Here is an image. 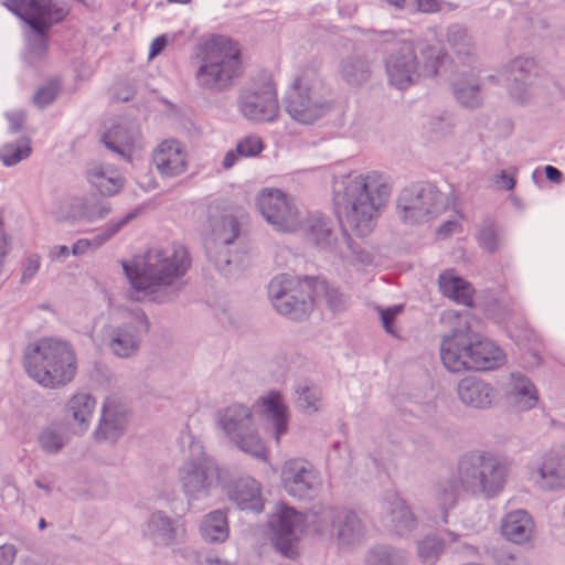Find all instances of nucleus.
Returning a JSON list of instances; mask_svg holds the SVG:
<instances>
[{
  "instance_id": "nucleus-1",
  "label": "nucleus",
  "mask_w": 565,
  "mask_h": 565,
  "mask_svg": "<svg viewBox=\"0 0 565 565\" xmlns=\"http://www.w3.org/2000/svg\"><path fill=\"white\" fill-rule=\"evenodd\" d=\"M331 525L337 530V537L343 545L360 542L365 533L361 520L350 511L322 509L320 512L302 515L292 508L281 505L269 521L270 540L280 554L295 558L298 555L297 543L300 534H322Z\"/></svg>"
},
{
  "instance_id": "nucleus-2",
  "label": "nucleus",
  "mask_w": 565,
  "mask_h": 565,
  "mask_svg": "<svg viewBox=\"0 0 565 565\" xmlns=\"http://www.w3.org/2000/svg\"><path fill=\"white\" fill-rule=\"evenodd\" d=\"M392 185L376 171L349 174L334 188V205L344 231L369 235L391 196Z\"/></svg>"
},
{
  "instance_id": "nucleus-3",
  "label": "nucleus",
  "mask_w": 565,
  "mask_h": 565,
  "mask_svg": "<svg viewBox=\"0 0 565 565\" xmlns=\"http://www.w3.org/2000/svg\"><path fill=\"white\" fill-rule=\"evenodd\" d=\"M256 416H265L275 426L277 441L287 431L288 412L280 394L271 392L248 408L233 404L220 413L218 424L239 449L257 458L266 459L267 449L258 436Z\"/></svg>"
},
{
  "instance_id": "nucleus-4",
  "label": "nucleus",
  "mask_w": 565,
  "mask_h": 565,
  "mask_svg": "<svg viewBox=\"0 0 565 565\" xmlns=\"http://www.w3.org/2000/svg\"><path fill=\"white\" fill-rule=\"evenodd\" d=\"M508 467L490 454H469L458 465L459 483L455 480L441 482L435 493L437 504L447 512L457 502L461 489H479L495 494L505 482Z\"/></svg>"
},
{
  "instance_id": "nucleus-5",
  "label": "nucleus",
  "mask_w": 565,
  "mask_h": 565,
  "mask_svg": "<svg viewBox=\"0 0 565 565\" xmlns=\"http://www.w3.org/2000/svg\"><path fill=\"white\" fill-rule=\"evenodd\" d=\"M122 266L136 290L154 292L184 276L191 266V258L184 246L167 244L150 248L142 263H136L132 267L122 263Z\"/></svg>"
},
{
  "instance_id": "nucleus-6",
  "label": "nucleus",
  "mask_w": 565,
  "mask_h": 565,
  "mask_svg": "<svg viewBox=\"0 0 565 565\" xmlns=\"http://www.w3.org/2000/svg\"><path fill=\"white\" fill-rule=\"evenodd\" d=\"M24 367L30 377L40 385L56 388L68 384L75 377L76 355L68 343L45 338L28 347Z\"/></svg>"
},
{
  "instance_id": "nucleus-7",
  "label": "nucleus",
  "mask_w": 565,
  "mask_h": 565,
  "mask_svg": "<svg viewBox=\"0 0 565 565\" xmlns=\"http://www.w3.org/2000/svg\"><path fill=\"white\" fill-rule=\"evenodd\" d=\"M244 64L237 43L218 38L205 44L195 82L204 90L222 93L243 76Z\"/></svg>"
},
{
  "instance_id": "nucleus-8",
  "label": "nucleus",
  "mask_w": 565,
  "mask_h": 565,
  "mask_svg": "<svg viewBox=\"0 0 565 565\" xmlns=\"http://www.w3.org/2000/svg\"><path fill=\"white\" fill-rule=\"evenodd\" d=\"M446 54L424 41L402 42L391 52L386 71L392 85L398 89L412 86L420 76H435Z\"/></svg>"
},
{
  "instance_id": "nucleus-9",
  "label": "nucleus",
  "mask_w": 565,
  "mask_h": 565,
  "mask_svg": "<svg viewBox=\"0 0 565 565\" xmlns=\"http://www.w3.org/2000/svg\"><path fill=\"white\" fill-rule=\"evenodd\" d=\"M331 109L328 92L313 68H305L294 82L287 102L288 114L297 121L311 125Z\"/></svg>"
},
{
  "instance_id": "nucleus-10",
  "label": "nucleus",
  "mask_w": 565,
  "mask_h": 565,
  "mask_svg": "<svg viewBox=\"0 0 565 565\" xmlns=\"http://www.w3.org/2000/svg\"><path fill=\"white\" fill-rule=\"evenodd\" d=\"M269 294L276 310L294 320L307 317L315 303L311 278L277 276L269 284Z\"/></svg>"
},
{
  "instance_id": "nucleus-11",
  "label": "nucleus",
  "mask_w": 565,
  "mask_h": 565,
  "mask_svg": "<svg viewBox=\"0 0 565 565\" xmlns=\"http://www.w3.org/2000/svg\"><path fill=\"white\" fill-rule=\"evenodd\" d=\"M8 7L33 29L29 47L32 53L42 55L47 47L46 33L53 23L63 19V10L54 8L51 0H11Z\"/></svg>"
},
{
  "instance_id": "nucleus-12",
  "label": "nucleus",
  "mask_w": 565,
  "mask_h": 565,
  "mask_svg": "<svg viewBox=\"0 0 565 565\" xmlns=\"http://www.w3.org/2000/svg\"><path fill=\"white\" fill-rule=\"evenodd\" d=\"M446 196L433 185L404 189L397 201L401 217L406 223L428 222L447 209Z\"/></svg>"
},
{
  "instance_id": "nucleus-13",
  "label": "nucleus",
  "mask_w": 565,
  "mask_h": 565,
  "mask_svg": "<svg viewBox=\"0 0 565 565\" xmlns=\"http://www.w3.org/2000/svg\"><path fill=\"white\" fill-rule=\"evenodd\" d=\"M262 215L281 232H296L302 226V215L292 198L278 189H264L257 195Z\"/></svg>"
},
{
  "instance_id": "nucleus-14",
  "label": "nucleus",
  "mask_w": 565,
  "mask_h": 565,
  "mask_svg": "<svg viewBox=\"0 0 565 565\" xmlns=\"http://www.w3.org/2000/svg\"><path fill=\"white\" fill-rule=\"evenodd\" d=\"M479 334L471 331H455L446 337L440 347L443 364L450 372L479 371L477 352Z\"/></svg>"
},
{
  "instance_id": "nucleus-15",
  "label": "nucleus",
  "mask_w": 565,
  "mask_h": 565,
  "mask_svg": "<svg viewBox=\"0 0 565 565\" xmlns=\"http://www.w3.org/2000/svg\"><path fill=\"white\" fill-rule=\"evenodd\" d=\"M241 110L249 120L271 121L279 110L275 85L268 77L259 89H252L243 94Z\"/></svg>"
},
{
  "instance_id": "nucleus-16",
  "label": "nucleus",
  "mask_w": 565,
  "mask_h": 565,
  "mask_svg": "<svg viewBox=\"0 0 565 565\" xmlns=\"http://www.w3.org/2000/svg\"><path fill=\"white\" fill-rule=\"evenodd\" d=\"M152 162L161 175L173 178L186 172L190 158L183 143L175 139H167L153 150Z\"/></svg>"
},
{
  "instance_id": "nucleus-17",
  "label": "nucleus",
  "mask_w": 565,
  "mask_h": 565,
  "mask_svg": "<svg viewBox=\"0 0 565 565\" xmlns=\"http://www.w3.org/2000/svg\"><path fill=\"white\" fill-rule=\"evenodd\" d=\"M531 478L544 488H565V446L547 451Z\"/></svg>"
},
{
  "instance_id": "nucleus-18",
  "label": "nucleus",
  "mask_w": 565,
  "mask_h": 565,
  "mask_svg": "<svg viewBox=\"0 0 565 565\" xmlns=\"http://www.w3.org/2000/svg\"><path fill=\"white\" fill-rule=\"evenodd\" d=\"M102 141L113 152L130 160L135 151L141 148V137L138 129L127 124H115L103 135Z\"/></svg>"
},
{
  "instance_id": "nucleus-19",
  "label": "nucleus",
  "mask_w": 565,
  "mask_h": 565,
  "mask_svg": "<svg viewBox=\"0 0 565 565\" xmlns=\"http://www.w3.org/2000/svg\"><path fill=\"white\" fill-rule=\"evenodd\" d=\"M317 477L312 467L299 459H292L282 468V481L286 490L296 497H303L313 488Z\"/></svg>"
},
{
  "instance_id": "nucleus-20",
  "label": "nucleus",
  "mask_w": 565,
  "mask_h": 565,
  "mask_svg": "<svg viewBox=\"0 0 565 565\" xmlns=\"http://www.w3.org/2000/svg\"><path fill=\"white\" fill-rule=\"evenodd\" d=\"M126 409L116 396L106 398L100 424L95 433L97 440H115L125 429Z\"/></svg>"
},
{
  "instance_id": "nucleus-21",
  "label": "nucleus",
  "mask_w": 565,
  "mask_h": 565,
  "mask_svg": "<svg viewBox=\"0 0 565 565\" xmlns=\"http://www.w3.org/2000/svg\"><path fill=\"white\" fill-rule=\"evenodd\" d=\"M216 478V468L206 459L186 463L181 475L183 487L190 495H196L207 490Z\"/></svg>"
},
{
  "instance_id": "nucleus-22",
  "label": "nucleus",
  "mask_w": 565,
  "mask_h": 565,
  "mask_svg": "<svg viewBox=\"0 0 565 565\" xmlns=\"http://www.w3.org/2000/svg\"><path fill=\"white\" fill-rule=\"evenodd\" d=\"M438 285L441 294L445 297L460 305H472L475 296V289L472 285L457 275L454 269H447L441 273L438 279Z\"/></svg>"
},
{
  "instance_id": "nucleus-23",
  "label": "nucleus",
  "mask_w": 565,
  "mask_h": 565,
  "mask_svg": "<svg viewBox=\"0 0 565 565\" xmlns=\"http://www.w3.org/2000/svg\"><path fill=\"white\" fill-rule=\"evenodd\" d=\"M458 394L462 403L478 408L491 405L494 398L490 384L476 377L462 379L458 385Z\"/></svg>"
},
{
  "instance_id": "nucleus-24",
  "label": "nucleus",
  "mask_w": 565,
  "mask_h": 565,
  "mask_svg": "<svg viewBox=\"0 0 565 565\" xmlns=\"http://www.w3.org/2000/svg\"><path fill=\"white\" fill-rule=\"evenodd\" d=\"M87 179L100 194L109 196L117 194L125 182L118 170L102 164L92 166L87 170Z\"/></svg>"
},
{
  "instance_id": "nucleus-25",
  "label": "nucleus",
  "mask_w": 565,
  "mask_h": 565,
  "mask_svg": "<svg viewBox=\"0 0 565 565\" xmlns=\"http://www.w3.org/2000/svg\"><path fill=\"white\" fill-rule=\"evenodd\" d=\"M385 523L392 526L397 534L403 535L416 525V519L405 501L393 495L385 504Z\"/></svg>"
},
{
  "instance_id": "nucleus-26",
  "label": "nucleus",
  "mask_w": 565,
  "mask_h": 565,
  "mask_svg": "<svg viewBox=\"0 0 565 565\" xmlns=\"http://www.w3.org/2000/svg\"><path fill=\"white\" fill-rule=\"evenodd\" d=\"M230 499L242 509L260 511L263 502L259 483L253 478H244L236 481L228 491Z\"/></svg>"
},
{
  "instance_id": "nucleus-27",
  "label": "nucleus",
  "mask_w": 565,
  "mask_h": 565,
  "mask_svg": "<svg viewBox=\"0 0 565 565\" xmlns=\"http://www.w3.org/2000/svg\"><path fill=\"white\" fill-rule=\"evenodd\" d=\"M533 521L525 511L509 513L502 523V534L511 542L521 544L531 537L533 533Z\"/></svg>"
},
{
  "instance_id": "nucleus-28",
  "label": "nucleus",
  "mask_w": 565,
  "mask_h": 565,
  "mask_svg": "<svg viewBox=\"0 0 565 565\" xmlns=\"http://www.w3.org/2000/svg\"><path fill=\"white\" fill-rule=\"evenodd\" d=\"M509 395L512 403L520 411L533 408L539 401V393L534 384L527 377L519 373L511 375V391Z\"/></svg>"
},
{
  "instance_id": "nucleus-29",
  "label": "nucleus",
  "mask_w": 565,
  "mask_h": 565,
  "mask_svg": "<svg viewBox=\"0 0 565 565\" xmlns=\"http://www.w3.org/2000/svg\"><path fill=\"white\" fill-rule=\"evenodd\" d=\"M96 406L95 399L85 393L74 395L67 403V414L78 425V433L87 429Z\"/></svg>"
},
{
  "instance_id": "nucleus-30",
  "label": "nucleus",
  "mask_w": 565,
  "mask_h": 565,
  "mask_svg": "<svg viewBox=\"0 0 565 565\" xmlns=\"http://www.w3.org/2000/svg\"><path fill=\"white\" fill-rule=\"evenodd\" d=\"M477 349L476 353L482 360L479 363V371L498 369L507 361L503 350L488 338L479 335Z\"/></svg>"
},
{
  "instance_id": "nucleus-31",
  "label": "nucleus",
  "mask_w": 565,
  "mask_h": 565,
  "mask_svg": "<svg viewBox=\"0 0 565 565\" xmlns=\"http://www.w3.org/2000/svg\"><path fill=\"white\" fill-rule=\"evenodd\" d=\"M137 327L127 326L115 331L110 341L113 352L121 358L131 355L138 349Z\"/></svg>"
},
{
  "instance_id": "nucleus-32",
  "label": "nucleus",
  "mask_w": 565,
  "mask_h": 565,
  "mask_svg": "<svg viewBox=\"0 0 565 565\" xmlns=\"http://www.w3.org/2000/svg\"><path fill=\"white\" fill-rule=\"evenodd\" d=\"M203 536L211 542H224L228 536L227 519L223 511L210 513L202 523Z\"/></svg>"
},
{
  "instance_id": "nucleus-33",
  "label": "nucleus",
  "mask_w": 565,
  "mask_h": 565,
  "mask_svg": "<svg viewBox=\"0 0 565 565\" xmlns=\"http://www.w3.org/2000/svg\"><path fill=\"white\" fill-rule=\"evenodd\" d=\"M344 79L353 85H360L369 79L371 68L369 62L362 56H351L342 63L341 68Z\"/></svg>"
},
{
  "instance_id": "nucleus-34",
  "label": "nucleus",
  "mask_w": 565,
  "mask_h": 565,
  "mask_svg": "<svg viewBox=\"0 0 565 565\" xmlns=\"http://www.w3.org/2000/svg\"><path fill=\"white\" fill-rule=\"evenodd\" d=\"M212 234L215 242L228 245L239 235V223L236 217L225 215L212 221Z\"/></svg>"
},
{
  "instance_id": "nucleus-35",
  "label": "nucleus",
  "mask_w": 565,
  "mask_h": 565,
  "mask_svg": "<svg viewBox=\"0 0 565 565\" xmlns=\"http://www.w3.org/2000/svg\"><path fill=\"white\" fill-rule=\"evenodd\" d=\"M130 216H127L116 224H113L109 226L106 232L102 235L95 236L93 239H78L73 245V254L78 256L85 254L89 248H98L100 247L105 242H107L113 235H115L128 221Z\"/></svg>"
},
{
  "instance_id": "nucleus-36",
  "label": "nucleus",
  "mask_w": 565,
  "mask_h": 565,
  "mask_svg": "<svg viewBox=\"0 0 565 565\" xmlns=\"http://www.w3.org/2000/svg\"><path fill=\"white\" fill-rule=\"evenodd\" d=\"M312 295L315 300L319 298L326 299L332 309H339L343 302V295L335 288H331L327 281L318 278H311Z\"/></svg>"
},
{
  "instance_id": "nucleus-37",
  "label": "nucleus",
  "mask_w": 565,
  "mask_h": 565,
  "mask_svg": "<svg viewBox=\"0 0 565 565\" xmlns=\"http://www.w3.org/2000/svg\"><path fill=\"white\" fill-rule=\"evenodd\" d=\"M31 153V147L29 141L23 140L18 143L6 145L0 149V160L6 166H12L29 157Z\"/></svg>"
},
{
  "instance_id": "nucleus-38",
  "label": "nucleus",
  "mask_w": 565,
  "mask_h": 565,
  "mask_svg": "<svg viewBox=\"0 0 565 565\" xmlns=\"http://www.w3.org/2000/svg\"><path fill=\"white\" fill-rule=\"evenodd\" d=\"M457 99L467 107L480 105L479 88L475 84L458 82L455 86Z\"/></svg>"
},
{
  "instance_id": "nucleus-39",
  "label": "nucleus",
  "mask_w": 565,
  "mask_h": 565,
  "mask_svg": "<svg viewBox=\"0 0 565 565\" xmlns=\"http://www.w3.org/2000/svg\"><path fill=\"white\" fill-rule=\"evenodd\" d=\"M301 406L309 413L318 412L321 406V392L312 385H305L298 390Z\"/></svg>"
},
{
  "instance_id": "nucleus-40",
  "label": "nucleus",
  "mask_w": 565,
  "mask_h": 565,
  "mask_svg": "<svg viewBox=\"0 0 565 565\" xmlns=\"http://www.w3.org/2000/svg\"><path fill=\"white\" fill-rule=\"evenodd\" d=\"M443 551V542L435 537L428 536L419 543L418 553L424 562H431L438 557Z\"/></svg>"
},
{
  "instance_id": "nucleus-41",
  "label": "nucleus",
  "mask_w": 565,
  "mask_h": 565,
  "mask_svg": "<svg viewBox=\"0 0 565 565\" xmlns=\"http://www.w3.org/2000/svg\"><path fill=\"white\" fill-rule=\"evenodd\" d=\"M369 565H405V557L395 550L380 551L371 555Z\"/></svg>"
},
{
  "instance_id": "nucleus-42",
  "label": "nucleus",
  "mask_w": 565,
  "mask_h": 565,
  "mask_svg": "<svg viewBox=\"0 0 565 565\" xmlns=\"http://www.w3.org/2000/svg\"><path fill=\"white\" fill-rule=\"evenodd\" d=\"M39 443L44 451L57 452L63 448L65 440L57 431L45 429L39 436Z\"/></svg>"
},
{
  "instance_id": "nucleus-43",
  "label": "nucleus",
  "mask_w": 565,
  "mask_h": 565,
  "mask_svg": "<svg viewBox=\"0 0 565 565\" xmlns=\"http://www.w3.org/2000/svg\"><path fill=\"white\" fill-rule=\"evenodd\" d=\"M535 68V62L526 57H518L512 61L510 74L514 82H523Z\"/></svg>"
},
{
  "instance_id": "nucleus-44",
  "label": "nucleus",
  "mask_w": 565,
  "mask_h": 565,
  "mask_svg": "<svg viewBox=\"0 0 565 565\" xmlns=\"http://www.w3.org/2000/svg\"><path fill=\"white\" fill-rule=\"evenodd\" d=\"M264 149L262 139L257 136H248L242 139L236 147L241 157H255Z\"/></svg>"
},
{
  "instance_id": "nucleus-45",
  "label": "nucleus",
  "mask_w": 565,
  "mask_h": 565,
  "mask_svg": "<svg viewBox=\"0 0 565 565\" xmlns=\"http://www.w3.org/2000/svg\"><path fill=\"white\" fill-rule=\"evenodd\" d=\"M149 526L152 532H158L164 541H169L173 536V527L170 519L160 513L152 515Z\"/></svg>"
},
{
  "instance_id": "nucleus-46",
  "label": "nucleus",
  "mask_w": 565,
  "mask_h": 565,
  "mask_svg": "<svg viewBox=\"0 0 565 565\" xmlns=\"http://www.w3.org/2000/svg\"><path fill=\"white\" fill-rule=\"evenodd\" d=\"M60 90V86L57 82H51L47 85L41 87L36 94L34 95V103L41 107L52 103L57 93Z\"/></svg>"
},
{
  "instance_id": "nucleus-47",
  "label": "nucleus",
  "mask_w": 565,
  "mask_h": 565,
  "mask_svg": "<svg viewBox=\"0 0 565 565\" xmlns=\"http://www.w3.org/2000/svg\"><path fill=\"white\" fill-rule=\"evenodd\" d=\"M479 241L489 252H494L498 248L499 234L494 224H488L480 231Z\"/></svg>"
},
{
  "instance_id": "nucleus-48",
  "label": "nucleus",
  "mask_w": 565,
  "mask_h": 565,
  "mask_svg": "<svg viewBox=\"0 0 565 565\" xmlns=\"http://www.w3.org/2000/svg\"><path fill=\"white\" fill-rule=\"evenodd\" d=\"M109 211L110 209L108 205H106L105 203H98L94 207L85 210L78 215H73V217H83L89 222H93L99 218H104L109 213Z\"/></svg>"
},
{
  "instance_id": "nucleus-49",
  "label": "nucleus",
  "mask_w": 565,
  "mask_h": 565,
  "mask_svg": "<svg viewBox=\"0 0 565 565\" xmlns=\"http://www.w3.org/2000/svg\"><path fill=\"white\" fill-rule=\"evenodd\" d=\"M403 308L402 306H395L392 308H388L384 311H382V322L385 328V330L391 333L395 334V331L393 329V322L397 315L402 312Z\"/></svg>"
},
{
  "instance_id": "nucleus-50",
  "label": "nucleus",
  "mask_w": 565,
  "mask_h": 565,
  "mask_svg": "<svg viewBox=\"0 0 565 565\" xmlns=\"http://www.w3.org/2000/svg\"><path fill=\"white\" fill-rule=\"evenodd\" d=\"M417 10L425 13H435L441 10V4L438 0H415Z\"/></svg>"
},
{
  "instance_id": "nucleus-51",
  "label": "nucleus",
  "mask_w": 565,
  "mask_h": 565,
  "mask_svg": "<svg viewBox=\"0 0 565 565\" xmlns=\"http://www.w3.org/2000/svg\"><path fill=\"white\" fill-rule=\"evenodd\" d=\"M17 551L13 545L0 546V565H12Z\"/></svg>"
},
{
  "instance_id": "nucleus-52",
  "label": "nucleus",
  "mask_w": 565,
  "mask_h": 565,
  "mask_svg": "<svg viewBox=\"0 0 565 565\" xmlns=\"http://www.w3.org/2000/svg\"><path fill=\"white\" fill-rule=\"evenodd\" d=\"M310 232L311 233H321L322 238H324L330 235L331 228L329 226V223L324 218H317L310 225Z\"/></svg>"
},
{
  "instance_id": "nucleus-53",
  "label": "nucleus",
  "mask_w": 565,
  "mask_h": 565,
  "mask_svg": "<svg viewBox=\"0 0 565 565\" xmlns=\"http://www.w3.org/2000/svg\"><path fill=\"white\" fill-rule=\"evenodd\" d=\"M8 119L10 122L11 130L15 132L22 128L25 121V115L23 113H12L8 115Z\"/></svg>"
},
{
  "instance_id": "nucleus-54",
  "label": "nucleus",
  "mask_w": 565,
  "mask_h": 565,
  "mask_svg": "<svg viewBox=\"0 0 565 565\" xmlns=\"http://www.w3.org/2000/svg\"><path fill=\"white\" fill-rule=\"evenodd\" d=\"M459 228V223L455 221L445 222L437 231L438 236L445 238Z\"/></svg>"
},
{
  "instance_id": "nucleus-55",
  "label": "nucleus",
  "mask_w": 565,
  "mask_h": 565,
  "mask_svg": "<svg viewBox=\"0 0 565 565\" xmlns=\"http://www.w3.org/2000/svg\"><path fill=\"white\" fill-rule=\"evenodd\" d=\"M167 45V40L163 36L157 38L151 45L149 57L152 58L160 54Z\"/></svg>"
},
{
  "instance_id": "nucleus-56",
  "label": "nucleus",
  "mask_w": 565,
  "mask_h": 565,
  "mask_svg": "<svg viewBox=\"0 0 565 565\" xmlns=\"http://www.w3.org/2000/svg\"><path fill=\"white\" fill-rule=\"evenodd\" d=\"M545 174L546 178L554 183H559L563 179L562 172L553 166L545 167Z\"/></svg>"
},
{
  "instance_id": "nucleus-57",
  "label": "nucleus",
  "mask_w": 565,
  "mask_h": 565,
  "mask_svg": "<svg viewBox=\"0 0 565 565\" xmlns=\"http://www.w3.org/2000/svg\"><path fill=\"white\" fill-rule=\"evenodd\" d=\"M39 266L40 262L38 257L29 258L23 271V277H31L39 269Z\"/></svg>"
},
{
  "instance_id": "nucleus-58",
  "label": "nucleus",
  "mask_w": 565,
  "mask_h": 565,
  "mask_svg": "<svg viewBox=\"0 0 565 565\" xmlns=\"http://www.w3.org/2000/svg\"><path fill=\"white\" fill-rule=\"evenodd\" d=\"M238 157H241V156H239V153L237 152V150H236V149H235V150H230V151L225 154L224 160H223V167H224V169H230V168H232V167L235 164V162H236V160H237V158H238Z\"/></svg>"
},
{
  "instance_id": "nucleus-59",
  "label": "nucleus",
  "mask_w": 565,
  "mask_h": 565,
  "mask_svg": "<svg viewBox=\"0 0 565 565\" xmlns=\"http://www.w3.org/2000/svg\"><path fill=\"white\" fill-rule=\"evenodd\" d=\"M500 178L505 189L511 190L515 185V180L512 175L508 174L507 171H501Z\"/></svg>"
},
{
  "instance_id": "nucleus-60",
  "label": "nucleus",
  "mask_w": 565,
  "mask_h": 565,
  "mask_svg": "<svg viewBox=\"0 0 565 565\" xmlns=\"http://www.w3.org/2000/svg\"><path fill=\"white\" fill-rule=\"evenodd\" d=\"M52 255L54 257H66L68 255V248L67 246H57L52 250Z\"/></svg>"
},
{
  "instance_id": "nucleus-61",
  "label": "nucleus",
  "mask_w": 565,
  "mask_h": 565,
  "mask_svg": "<svg viewBox=\"0 0 565 565\" xmlns=\"http://www.w3.org/2000/svg\"><path fill=\"white\" fill-rule=\"evenodd\" d=\"M130 326H136V327H137V333L139 332V328H140V327H143V329H147V326H143V319H142V317H140V316H137V317L135 318V322H134V323H131Z\"/></svg>"
},
{
  "instance_id": "nucleus-62",
  "label": "nucleus",
  "mask_w": 565,
  "mask_h": 565,
  "mask_svg": "<svg viewBox=\"0 0 565 565\" xmlns=\"http://www.w3.org/2000/svg\"><path fill=\"white\" fill-rule=\"evenodd\" d=\"M390 4L396 7V8H403L405 4V0H386Z\"/></svg>"
},
{
  "instance_id": "nucleus-63",
  "label": "nucleus",
  "mask_w": 565,
  "mask_h": 565,
  "mask_svg": "<svg viewBox=\"0 0 565 565\" xmlns=\"http://www.w3.org/2000/svg\"><path fill=\"white\" fill-rule=\"evenodd\" d=\"M210 564H211V565H228L227 563H223V562H221V561H218V559H216V561H211V563H210Z\"/></svg>"
},
{
  "instance_id": "nucleus-64",
  "label": "nucleus",
  "mask_w": 565,
  "mask_h": 565,
  "mask_svg": "<svg viewBox=\"0 0 565 565\" xmlns=\"http://www.w3.org/2000/svg\"><path fill=\"white\" fill-rule=\"evenodd\" d=\"M39 526H40V529H44L46 526V522L44 519L40 520Z\"/></svg>"
}]
</instances>
